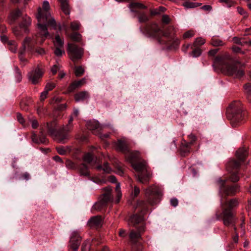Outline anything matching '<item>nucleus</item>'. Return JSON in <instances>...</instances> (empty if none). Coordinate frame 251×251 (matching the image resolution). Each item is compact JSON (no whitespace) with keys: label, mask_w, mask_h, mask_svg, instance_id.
Returning a JSON list of instances; mask_svg holds the SVG:
<instances>
[{"label":"nucleus","mask_w":251,"mask_h":251,"mask_svg":"<svg viewBox=\"0 0 251 251\" xmlns=\"http://www.w3.org/2000/svg\"><path fill=\"white\" fill-rule=\"evenodd\" d=\"M217 51H218V49L212 50H210V51H209L208 54L209 55L213 56V55H214L215 54H216V53L217 52Z\"/></svg>","instance_id":"nucleus-59"},{"label":"nucleus","mask_w":251,"mask_h":251,"mask_svg":"<svg viewBox=\"0 0 251 251\" xmlns=\"http://www.w3.org/2000/svg\"><path fill=\"white\" fill-rule=\"evenodd\" d=\"M32 140L34 143L37 144H40L39 137H38L37 135L35 133H33L32 135Z\"/></svg>","instance_id":"nucleus-51"},{"label":"nucleus","mask_w":251,"mask_h":251,"mask_svg":"<svg viewBox=\"0 0 251 251\" xmlns=\"http://www.w3.org/2000/svg\"><path fill=\"white\" fill-rule=\"evenodd\" d=\"M244 89L248 95V99L251 103V84L248 83L245 85Z\"/></svg>","instance_id":"nucleus-26"},{"label":"nucleus","mask_w":251,"mask_h":251,"mask_svg":"<svg viewBox=\"0 0 251 251\" xmlns=\"http://www.w3.org/2000/svg\"><path fill=\"white\" fill-rule=\"evenodd\" d=\"M62 48H55L54 51V54L57 56H61L63 54L65 53L64 50H62Z\"/></svg>","instance_id":"nucleus-37"},{"label":"nucleus","mask_w":251,"mask_h":251,"mask_svg":"<svg viewBox=\"0 0 251 251\" xmlns=\"http://www.w3.org/2000/svg\"><path fill=\"white\" fill-rule=\"evenodd\" d=\"M44 72L39 66L33 68L28 74L29 79L33 84H37L39 82V80L42 77Z\"/></svg>","instance_id":"nucleus-12"},{"label":"nucleus","mask_w":251,"mask_h":251,"mask_svg":"<svg viewBox=\"0 0 251 251\" xmlns=\"http://www.w3.org/2000/svg\"><path fill=\"white\" fill-rule=\"evenodd\" d=\"M79 24L76 22H72L71 24V27L73 30H78L79 28Z\"/></svg>","instance_id":"nucleus-43"},{"label":"nucleus","mask_w":251,"mask_h":251,"mask_svg":"<svg viewBox=\"0 0 251 251\" xmlns=\"http://www.w3.org/2000/svg\"><path fill=\"white\" fill-rule=\"evenodd\" d=\"M89 98V94L87 92L83 91L75 95V100L77 102L83 101Z\"/></svg>","instance_id":"nucleus-21"},{"label":"nucleus","mask_w":251,"mask_h":251,"mask_svg":"<svg viewBox=\"0 0 251 251\" xmlns=\"http://www.w3.org/2000/svg\"><path fill=\"white\" fill-rule=\"evenodd\" d=\"M106 192L102 195L100 202L96 203L94 205V207L95 209L100 210L101 207L105 206L107 202L111 200L112 198L110 194L111 188L106 187Z\"/></svg>","instance_id":"nucleus-13"},{"label":"nucleus","mask_w":251,"mask_h":251,"mask_svg":"<svg viewBox=\"0 0 251 251\" xmlns=\"http://www.w3.org/2000/svg\"><path fill=\"white\" fill-rule=\"evenodd\" d=\"M79 114V112L78 109L75 108L74 109V111L72 115L70 116L68 123L67 125L63 127V130L65 131H70L73 127V125L72 124L73 121L74 120V117L77 118Z\"/></svg>","instance_id":"nucleus-15"},{"label":"nucleus","mask_w":251,"mask_h":251,"mask_svg":"<svg viewBox=\"0 0 251 251\" xmlns=\"http://www.w3.org/2000/svg\"><path fill=\"white\" fill-rule=\"evenodd\" d=\"M49 2L45 0L43 2V9H38V13L37 18L38 21V27L39 30V35L41 37V41H36L29 37H26L23 43V48L20 50L19 58L21 61H26V60L23 57L22 54L25 51L26 48L29 50H32V46L40 42L42 44L46 38L49 36V32L47 30V24L52 27L53 28H56V24L53 18L50 17V13L49 12L50 9Z\"/></svg>","instance_id":"nucleus-1"},{"label":"nucleus","mask_w":251,"mask_h":251,"mask_svg":"<svg viewBox=\"0 0 251 251\" xmlns=\"http://www.w3.org/2000/svg\"><path fill=\"white\" fill-rule=\"evenodd\" d=\"M77 88L76 84L75 82H73L68 87V91L69 92H71Z\"/></svg>","instance_id":"nucleus-48"},{"label":"nucleus","mask_w":251,"mask_h":251,"mask_svg":"<svg viewBox=\"0 0 251 251\" xmlns=\"http://www.w3.org/2000/svg\"><path fill=\"white\" fill-rule=\"evenodd\" d=\"M237 11L240 15L243 16L244 18H246L248 16L247 12L242 7H237Z\"/></svg>","instance_id":"nucleus-40"},{"label":"nucleus","mask_w":251,"mask_h":251,"mask_svg":"<svg viewBox=\"0 0 251 251\" xmlns=\"http://www.w3.org/2000/svg\"><path fill=\"white\" fill-rule=\"evenodd\" d=\"M146 197L151 205L158 203L162 196L161 189L158 186L152 185L145 189Z\"/></svg>","instance_id":"nucleus-8"},{"label":"nucleus","mask_w":251,"mask_h":251,"mask_svg":"<svg viewBox=\"0 0 251 251\" xmlns=\"http://www.w3.org/2000/svg\"><path fill=\"white\" fill-rule=\"evenodd\" d=\"M225 4L227 7H230L234 5V2L230 0H229L228 2H226Z\"/></svg>","instance_id":"nucleus-58"},{"label":"nucleus","mask_w":251,"mask_h":251,"mask_svg":"<svg viewBox=\"0 0 251 251\" xmlns=\"http://www.w3.org/2000/svg\"><path fill=\"white\" fill-rule=\"evenodd\" d=\"M20 15H21V11L19 10H17L15 12H14L12 14L11 16H12L13 20H15L16 18H17L18 17H19L20 16Z\"/></svg>","instance_id":"nucleus-54"},{"label":"nucleus","mask_w":251,"mask_h":251,"mask_svg":"<svg viewBox=\"0 0 251 251\" xmlns=\"http://www.w3.org/2000/svg\"><path fill=\"white\" fill-rule=\"evenodd\" d=\"M63 126L61 131L57 130V122L55 120L47 123V127L49 133L58 143H65L66 141L68 139V134L67 133L68 131H65L63 130Z\"/></svg>","instance_id":"nucleus-7"},{"label":"nucleus","mask_w":251,"mask_h":251,"mask_svg":"<svg viewBox=\"0 0 251 251\" xmlns=\"http://www.w3.org/2000/svg\"><path fill=\"white\" fill-rule=\"evenodd\" d=\"M48 92L45 89L44 91L41 93L40 95V99L41 100H44L46 98L48 95Z\"/></svg>","instance_id":"nucleus-55"},{"label":"nucleus","mask_w":251,"mask_h":251,"mask_svg":"<svg viewBox=\"0 0 251 251\" xmlns=\"http://www.w3.org/2000/svg\"><path fill=\"white\" fill-rule=\"evenodd\" d=\"M61 10L66 15L70 14V8L68 3V0H58Z\"/></svg>","instance_id":"nucleus-20"},{"label":"nucleus","mask_w":251,"mask_h":251,"mask_svg":"<svg viewBox=\"0 0 251 251\" xmlns=\"http://www.w3.org/2000/svg\"><path fill=\"white\" fill-rule=\"evenodd\" d=\"M80 172L81 175L88 176L89 175L88 167L85 164H82L80 167Z\"/></svg>","instance_id":"nucleus-23"},{"label":"nucleus","mask_w":251,"mask_h":251,"mask_svg":"<svg viewBox=\"0 0 251 251\" xmlns=\"http://www.w3.org/2000/svg\"><path fill=\"white\" fill-rule=\"evenodd\" d=\"M54 45L55 48H63L64 45V40L61 39L59 35H56L53 41Z\"/></svg>","instance_id":"nucleus-22"},{"label":"nucleus","mask_w":251,"mask_h":251,"mask_svg":"<svg viewBox=\"0 0 251 251\" xmlns=\"http://www.w3.org/2000/svg\"><path fill=\"white\" fill-rule=\"evenodd\" d=\"M146 7L141 3H132L130 4V8L131 11L137 13L138 15V21L140 23L146 22L149 20V17L148 15L144 13L140 12L138 8H145Z\"/></svg>","instance_id":"nucleus-11"},{"label":"nucleus","mask_w":251,"mask_h":251,"mask_svg":"<svg viewBox=\"0 0 251 251\" xmlns=\"http://www.w3.org/2000/svg\"><path fill=\"white\" fill-rule=\"evenodd\" d=\"M144 212H141L140 215L135 214L132 216L128 221V224L135 226L144 220L143 214Z\"/></svg>","instance_id":"nucleus-17"},{"label":"nucleus","mask_w":251,"mask_h":251,"mask_svg":"<svg viewBox=\"0 0 251 251\" xmlns=\"http://www.w3.org/2000/svg\"><path fill=\"white\" fill-rule=\"evenodd\" d=\"M183 5L187 8H193L197 7L199 5L197 3H194L192 2H185L184 3Z\"/></svg>","instance_id":"nucleus-32"},{"label":"nucleus","mask_w":251,"mask_h":251,"mask_svg":"<svg viewBox=\"0 0 251 251\" xmlns=\"http://www.w3.org/2000/svg\"><path fill=\"white\" fill-rule=\"evenodd\" d=\"M36 52L39 54L42 55L45 53V51L43 48H39L36 50Z\"/></svg>","instance_id":"nucleus-60"},{"label":"nucleus","mask_w":251,"mask_h":251,"mask_svg":"<svg viewBox=\"0 0 251 251\" xmlns=\"http://www.w3.org/2000/svg\"><path fill=\"white\" fill-rule=\"evenodd\" d=\"M31 21L29 17H26L23 21L22 23L20 25L21 28H25L31 25Z\"/></svg>","instance_id":"nucleus-24"},{"label":"nucleus","mask_w":251,"mask_h":251,"mask_svg":"<svg viewBox=\"0 0 251 251\" xmlns=\"http://www.w3.org/2000/svg\"><path fill=\"white\" fill-rule=\"evenodd\" d=\"M15 75L17 78V80L18 82H20L21 81L22 77L20 72H19V70L17 67H15Z\"/></svg>","instance_id":"nucleus-41"},{"label":"nucleus","mask_w":251,"mask_h":251,"mask_svg":"<svg viewBox=\"0 0 251 251\" xmlns=\"http://www.w3.org/2000/svg\"><path fill=\"white\" fill-rule=\"evenodd\" d=\"M86 80L85 78H83L81 80H80L77 81H75V83L76 84L77 88L81 86L83 84L85 83Z\"/></svg>","instance_id":"nucleus-53"},{"label":"nucleus","mask_w":251,"mask_h":251,"mask_svg":"<svg viewBox=\"0 0 251 251\" xmlns=\"http://www.w3.org/2000/svg\"><path fill=\"white\" fill-rule=\"evenodd\" d=\"M144 227L142 226L138 229L137 231H135L134 230L131 231L129 234V237L131 241L133 242H135L138 239H139L141 237L140 233L144 231Z\"/></svg>","instance_id":"nucleus-19"},{"label":"nucleus","mask_w":251,"mask_h":251,"mask_svg":"<svg viewBox=\"0 0 251 251\" xmlns=\"http://www.w3.org/2000/svg\"><path fill=\"white\" fill-rule=\"evenodd\" d=\"M57 152L60 155H64L66 153L68 148L63 147H59L56 148Z\"/></svg>","instance_id":"nucleus-39"},{"label":"nucleus","mask_w":251,"mask_h":251,"mask_svg":"<svg viewBox=\"0 0 251 251\" xmlns=\"http://www.w3.org/2000/svg\"><path fill=\"white\" fill-rule=\"evenodd\" d=\"M102 219L100 216H97L91 218L88 221V225L91 227H100L101 226Z\"/></svg>","instance_id":"nucleus-18"},{"label":"nucleus","mask_w":251,"mask_h":251,"mask_svg":"<svg viewBox=\"0 0 251 251\" xmlns=\"http://www.w3.org/2000/svg\"><path fill=\"white\" fill-rule=\"evenodd\" d=\"M194 35V32L193 31L189 30L187 31L184 34L183 37L184 38H190L193 36Z\"/></svg>","instance_id":"nucleus-45"},{"label":"nucleus","mask_w":251,"mask_h":251,"mask_svg":"<svg viewBox=\"0 0 251 251\" xmlns=\"http://www.w3.org/2000/svg\"><path fill=\"white\" fill-rule=\"evenodd\" d=\"M67 52L70 59L73 62H75L82 57L83 50L75 44L68 43Z\"/></svg>","instance_id":"nucleus-9"},{"label":"nucleus","mask_w":251,"mask_h":251,"mask_svg":"<svg viewBox=\"0 0 251 251\" xmlns=\"http://www.w3.org/2000/svg\"><path fill=\"white\" fill-rule=\"evenodd\" d=\"M80 237L76 234L74 236H72L70 241V246L73 250V251H77L80 244Z\"/></svg>","instance_id":"nucleus-16"},{"label":"nucleus","mask_w":251,"mask_h":251,"mask_svg":"<svg viewBox=\"0 0 251 251\" xmlns=\"http://www.w3.org/2000/svg\"><path fill=\"white\" fill-rule=\"evenodd\" d=\"M170 21V18L167 15H164L162 17V22L165 24H168Z\"/></svg>","instance_id":"nucleus-46"},{"label":"nucleus","mask_w":251,"mask_h":251,"mask_svg":"<svg viewBox=\"0 0 251 251\" xmlns=\"http://www.w3.org/2000/svg\"><path fill=\"white\" fill-rule=\"evenodd\" d=\"M201 50L199 48H196L192 52L191 55L194 57H197L201 55Z\"/></svg>","instance_id":"nucleus-38"},{"label":"nucleus","mask_w":251,"mask_h":251,"mask_svg":"<svg viewBox=\"0 0 251 251\" xmlns=\"http://www.w3.org/2000/svg\"><path fill=\"white\" fill-rule=\"evenodd\" d=\"M40 143H46L47 142V139L45 135L41 132V135L39 137Z\"/></svg>","instance_id":"nucleus-50"},{"label":"nucleus","mask_w":251,"mask_h":251,"mask_svg":"<svg viewBox=\"0 0 251 251\" xmlns=\"http://www.w3.org/2000/svg\"><path fill=\"white\" fill-rule=\"evenodd\" d=\"M83 158L84 161L86 163L89 164L92 161L93 159V156L91 153H87L85 154Z\"/></svg>","instance_id":"nucleus-29"},{"label":"nucleus","mask_w":251,"mask_h":251,"mask_svg":"<svg viewBox=\"0 0 251 251\" xmlns=\"http://www.w3.org/2000/svg\"><path fill=\"white\" fill-rule=\"evenodd\" d=\"M17 119L20 124L23 125L25 123V119L22 115L19 113L17 114Z\"/></svg>","instance_id":"nucleus-47"},{"label":"nucleus","mask_w":251,"mask_h":251,"mask_svg":"<svg viewBox=\"0 0 251 251\" xmlns=\"http://www.w3.org/2000/svg\"><path fill=\"white\" fill-rule=\"evenodd\" d=\"M140 188L137 186H135L134 187V190L132 193V196L134 198L137 197L140 193Z\"/></svg>","instance_id":"nucleus-42"},{"label":"nucleus","mask_w":251,"mask_h":251,"mask_svg":"<svg viewBox=\"0 0 251 251\" xmlns=\"http://www.w3.org/2000/svg\"><path fill=\"white\" fill-rule=\"evenodd\" d=\"M227 112L232 115L231 123L233 125V123L242 116V109L241 107V103L240 102H235L231 104L227 109Z\"/></svg>","instance_id":"nucleus-10"},{"label":"nucleus","mask_w":251,"mask_h":251,"mask_svg":"<svg viewBox=\"0 0 251 251\" xmlns=\"http://www.w3.org/2000/svg\"><path fill=\"white\" fill-rule=\"evenodd\" d=\"M8 45H9V50L12 52H15L17 50V44L15 41L10 40L8 42Z\"/></svg>","instance_id":"nucleus-27"},{"label":"nucleus","mask_w":251,"mask_h":251,"mask_svg":"<svg viewBox=\"0 0 251 251\" xmlns=\"http://www.w3.org/2000/svg\"><path fill=\"white\" fill-rule=\"evenodd\" d=\"M115 191L117 193V195L118 197V199L116 201V202L117 203L119 202L120 199L121 198L122 196V193L120 190V183H117L116 188H115Z\"/></svg>","instance_id":"nucleus-30"},{"label":"nucleus","mask_w":251,"mask_h":251,"mask_svg":"<svg viewBox=\"0 0 251 251\" xmlns=\"http://www.w3.org/2000/svg\"><path fill=\"white\" fill-rule=\"evenodd\" d=\"M211 44L213 46H222L224 45V42L219 39L213 38L211 40Z\"/></svg>","instance_id":"nucleus-28"},{"label":"nucleus","mask_w":251,"mask_h":251,"mask_svg":"<svg viewBox=\"0 0 251 251\" xmlns=\"http://www.w3.org/2000/svg\"><path fill=\"white\" fill-rule=\"evenodd\" d=\"M92 180L94 183H97V184H99L105 182V181L103 179H101L98 178L97 177L92 178Z\"/></svg>","instance_id":"nucleus-52"},{"label":"nucleus","mask_w":251,"mask_h":251,"mask_svg":"<svg viewBox=\"0 0 251 251\" xmlns=\"http://www.w3.org/2000/svg\"><path fill=\"white\" fill-rule=\"evenodd\" d=\"M236 154L239 160H232L227 164L226 167L227 170L231 174L230 178L232 182H236L239 180V177L237 173L233 170L237 169L240 167L241 162L245 160L248 155V152L247 149L242 148L237 151Z\"/></svg>","instance_id":"nucleus-6"},{"label":"nucleus","mask_w":251,"mask_h":251,"mask_svg":"<svg viewBox=\"0 0 251 251\" xmlns=\"http://www.w3.org/2000/svg\"><path fill=\"white\" fill-rule=\"evenodd\" d=\"M60 68V66L58 64H56L54 65L51 69V72H52L53 75H54L56 73L57 71L59 70Z\"/></svg>","instance_id":"nucleus-44"},{"label":"nucleus","mask_w":251,"mask_h":251,"mask_svg":"<svg viewBox=\"0 0 251 251\" xmlns=\"http://www.w3.org/2000/svg\"><path fill=\"white\" fill-rule=\"evenodd\" d=\"M173 27H170L165 32L162 30L155 23L147 25L144 29L140 28V31L146 36L156 40L159 44L168 47L171 44L172 34L170 32Z\"/></svg>","instance_id":"nucleus-5"},{"label":"nucleus","mask_w":251,"mask_h":251,"mask_svg":"<svg viewBox=\"0 0 251 251\" xmlns=\"http://www.w3.org/2000/svg\"><path fill=\"white\" fill-rule=\"evenodd\" d=\"M116 173L121 176H122L124 175V171L120 166L117 167Z\"/></svg>","instance_id":"nucleus-56"},{"label":"nucleus","mask_w":251,"mask_h":251,"mask_svg":"<svg viewBox=\"0 0 251 251\" xmlns=\"http://www.w3.org/2000/svg\"><path fill=\"white\" fill-rule=\"evenodd\" d=\"M87 128L95 134H100L101 130L106 127V126H101L97 121H90L87 123Z\"/></svg>","instance_id":"nucleus-14"},{"label":"nucleus","mask_w":251,"mask_h":251,"mask_svg":"<svg viewBox=\"0 0 251 251\" xmlns=\"http://www.w3.org/2000/svg\"><path fill=\"white\" fill-rule=\"evenodd\" d=\"M109 180L112 183H115L116 182V178L114 176H111L109 177Z\"/></svg>","instance_id":"nucleus-62"},{"label":"nucleus","mask_w":251,"mask_h":251,"mask_svg":"<svg viewBox=\"0 0 251 251\" xmlns=\"http://www.w3.org/2000/svg\"><path fill=\"white\" fill-rule=\"evenodd\" d=\"M84 72V70L82 67H76L75 68V74L76 76H79L81 75Z\"/></svg>","instance_id":"nucleus-33"},{"label":"nucleus","mask_w":251,"mask_h":251,"mask_svg":"<svg viewBox=\"0 0 251 251\" xmlns=\"http://www.w3.org/2000/svg\"><path fill=\"white\" fill-rule=\"evenodd\" d=\"M213 66L215 69L236 78H241L244 74L243 71L238 68L232 59L227 54L217 56L214 59Z\"/></svg>","instance_id":"nucleus-4"},{"label":"nucleus","mask_w":251,"mask_h":251,"mask_svg":"<svg viewBox=\"0 0 251 251\" xmlns=\"http://www.w3.org/2000/svg\"><path fill=\"white\" fill-rule=\"evenodd\" d=\"M55 87V84L53 82H49L46 84L45 89L48 92L52 90Z\"/></svg>","instance_id":"nucleus-36"},{"label":"nucleus","mask_w":251,"mask_h":251,"mask_svg":"<svg viewBox=\"0 0 251 251\" xmlns=\"http://www.w3.org/2000/svg\"><path fill=\"white\" fill-rule=\"evenodd\" d=\"M118 149L126 154V160L131 163L132 167L136 172L135 176L140 183L146 184L149 182L151 174L148 170L147 163L144 160H139L138 151H131L125 141L118 140L117 143Z\"/></svg>","instance_id":"nucleus-3"},{"label":"nucleus","mask_w":251,"mask_h":251,"mask_svg":"<svg viewBox=\"0 0 251 251\" xmlns=\"http://www.w3.org/2000/svg\"><path fill=\"white\" fill-rule=\"evenodd\" d=\"M90 247V241H86L83 244L81 247L82 251H86L89 250Z\"/></svg>","instance_id":"nucleus-35"},{"label":"nucleus","mask_w":251,"mask_h":251,"mask_svg":"<svg viewBox=\"0 0 251 251\" xmlns=\"http://www.w3.org/2000/svg\"><path fill=\"white\" fill-rule=\"evenodd\" d=\"M0 40L3 43H5L6 42L8 43V42L9 41L7 39V37L5 35L0 36Z\"/></svg>","instance_id":"nucleus-63"},{"label":"nucleus","mask_w":251,"mask_h":251,"mask_svg":"<svg viewBox=\"0 0 251 251\" xmlns=\"http://www.w3.org/2000/svg\"><path fill=\"white\" fill-rule=\"evenodd\" d=\"M97 169L99 170H102L106 173H110L111 171V168L107 163H104L102 166L101 165L98 166L97 167Z\"/></svg>","instance_id":"nucleus-25"},{"label":"nucleus","mask_w":251,"mask_h":251,"mask_svg":"<svg viewBox=\"0 0 251 251\" xmlns=\"http://www.w3.org/2000/svg\"><path fill=\"white\" fill-rule=\"evenodd\" d=\"M65 75H66V74L64 72L61 71H59L58 75H59V77L61 79V78H63Z\"/></svg>","instance_id":"nucleus-64"},{"label":"nucleus","mask_w":251,"mask_h":251,"mask_svg":"<svg viewBox=\"0 0 251 251\" xmlns=\"http://www.w3.org/2000/svg\"><path fill=\"white\" fill-rule=\"evenodd\" d=\"M70 38L74 41L79 42L81 39V36L80 34L75 32L70 36Z\"/></svg>","instance_id":"nucleus-31"},{"label":"nucleus","mask_w":251,"mask_h":251,"mask_svg":"<svg viewBox=\"0 0 251 251\" xmlns=\"http://www.w3.org/2000/svg\"><path fill=\"white\" fill-rule=\"evenodd\" d=\"M217 183L219 187L224 224L226 226L233 225L235 221V218L232 209L237 206L238 202L235 199L231 200L227 202L226 197L236 193L239 190V186L237 185L229 186L226 184V179L223 180L221 178L217 179Z\"/></svg>","instance_id":"nucleus-2"},{"label":"nucleus","mask_w":251,"mask_h":251,"mask_svg":"<svg viewBox=\"0 0 251 251\" xmlns=\"http://www.w3.org/2000/svg\"><path fill=\"white\" fill-rule=\"evenodd\" d=\"M13 33L17 36H20L21 35V31L20 30V27H15L13 28Z\"/></svg>","instance_id":"nucleus-49"},{"label":"nucleus","mask_w":251,"mask_h":251,"mask_svg":"<svg viewBox=\"0 0 251 251\" xmlns=\"http://www.w3.org/2000/svg\"><path fill=\"white\" fill-rule=\"evenodd\" d=\"M171 204L174 207H176L178 204V201L176 199L174 198L172 199L170 201Z\"/></svg>","instance_id":"nucleus-57"},{"label":"nucleus","mask_w":251,"mask_h":251,"mask_svg":"<svg viewBox=\"0 0 251 251\" xmlns=\"http://www.w3.org/2000/svg\"><path fill=\"white\" fill-rule=\"evenodd\" d=\"M38 126V122L36 120H33L32 122V127L33 128H36Z\"/></svg>","instance_id":"nucleus-61"},{"label":"nucleus","mask_w":251,"mask_h":251,"mask_svg":"<svg viewBox=\"0 0 251 251\" xmlns=\"http://www.w3.org/2000/svg\"><path fill=\"white\" fill-rule=\"evenodd\" d=\"M205 40L202 38H198L196 39L194 43V46L196 47L198 46H201L205 43Z\"/></svg>","instance_id":"nucleus-34"}]
</instances>
